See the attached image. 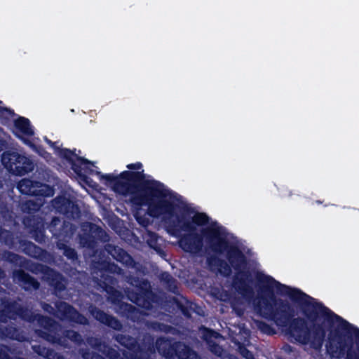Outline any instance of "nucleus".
Instances as JSON below:
<instances>
[{
	"label": "nucleus",
	"mask_w": 359,
	"mask_h": 359,
	"mask_svg": "<svg viewBox=\"0 0 359 359\" xmlns=\"http://www.w3.org/2000/svg\"><path fill=\"white\" fill-rule=\"evenodd\" d=\"M5 242L10 248L35 259L40 258L42 254L45 252V250L41 247L23 238L22 236L15 235L13 233L10 232L7 234Z\"/></svg>",
	"instance_id": "obj_9"
},
{
	"label": "nucleus",
	"mask_w": 359,
	"mask_h": 359,
	"mask_svg": "<svg viewBox=\"0 0 359 359\" xmlns=\"http://www.w3.org/2000/svg\"><path fill=\"white\" fill-rule=\"evenodd\" d=\"M98 353L88 348L81 350V356L83 359H95Z\"/></svg>",
	"instance_id": "obj_38"
},
{
	"label": "nucleus",
	"mask_w": 359,
	"mask_h": 359,
	"mask_svg": "<svg viewBox=\"0 0 359 359\" xmlns=\"http://www.w3.org/2000/svg\"><path fill=\"white\" fill-rule=\"evenodd\" d=\"M128 283L133 287H135V292L131 293L130 300L137 305L141 306L142 303L143 305L147 303L149 305V302L146 301V297L150 293V284L149 282L144 278H140L135 276H130L128 278ZM148 307L147 306H144Z\"/></svg>",
	"instance_id": "obj_12"
},
{
	"label": "nucleus",
	"mask_w": 359,
	"mask_h": 359,
	"mask_svg": "<svg viewBox=\"0 0 359 359\" xmlns=\"http://www.w3.org/2000/svg\"><path fill=\"white\" fill-rule=\"evenodd\" d=\"M51 147L55 149L60 158L66 160L71 165V168L72 170L81 180L86 183L88 182V180L89 178L83 173V168L81 166L83 165V170L86 172L92 174L93 172V170L90 166L93 165V164L91 161L83 157L77 156L75 154V149L72 151L71 149L67 148L60 149L57 146V144H54V147Z\"/></svg>",
	"instance_id": "obj_8"
},
{
	"label": "nucleus",
	"mask_w": 359,
	"mask_h": 359,
	"mask_svg": "<svg viewBox=\"0 0 359 359\" xmlns=\"http://www.w3.org/2000/svg\"><path fill=\"white\" fill-rule=\"evenodd\" d=\"M88 311L90 314L97 321L104 326L115 331H121L123 330V324L117 318L104 312L96 306L91 304L88 308Z\"/></svg>",
	"instance_id": "obj_16"
},
{
	"label": "nucleus",
	"mask_w": 359,
	"mask_h": 359,
	"mask_svg": "<svg viewBox=\"0 0 359 359\" xmlns=\"http://www.w3.org/2000/svg\"><path fill=\"white\" fill-rule=\"evenodd\" d=\"M121 308L123 309L125 312L128 313H133L135 310V307L134 306L127 303L121 305Z\"/></svg>",
	"instance_id": "obj_43"
},
{
	"label": "nucleus",
	"mask_w": 359,
	"mask_h": 359,
	"mask_svg": "<svg viewBox=\"0 0 359 359\" xmlns=\"http://www.w3.org/2000/svg\"><path fill=\"white\" fill-rule=\"evenodd\" d=\"M90 231L99 237L102 236L103 234H106L102 227L94 224H90Z\"/></svg>",
	"instance_id": "obj_37"
},
{
	"label": "nucleus",
	"mask_w": 359,
	"mask_h": 359,
	"mask_svg": "<svg viewBox=\"0 0 359 359\" xmlns=\"http://www.w3.org/2000/svg\"><path fill=\"white\" fill-rule=\"evenodd\" d=\"M191 233L196 231V227L191 220L185 219L178 215L175 219H171L168 222V232L174 236H178L181 231Z\"/></svg>",
	"instance_id": "obj_19"
},
{
	"label": "nucleus",
	"mask_w": 359,
	"mask_h": 359,
	"mask_svg": "<svg viewBox=\"0 0 359 359\" xmlns=\"http://www.w3.org/2000/svg\"><path fill=\"white\" fill-rule=\"evenodd\" d=\"M143 167V165L141 162H136L134 163H130L126 165V168L129 169L128 171L137 172L140 171Z\"/></svg>",
	"instance_id": "obj_41"
},
{
	"label": "nucleus",
	"mask_w": 359,
	"mask_h": 359,
	"mask_svg": "<svg viewBox=\"0 0 359 359\" xmlns=\"http://www.w3.org/2000/svg\"><path fill=\"white\" fill-rule=\"evenodd\" d=\"M114 339L121 346L128 350L130 352L128 359H145L143 348L136 338L128 334H116L114 336Z\"/></svg>",
	"instance_id": "obj_14"
},
{
	"label": "nucleus",
	"mask_w": 359,
	"mask_h": 359,
	"mask_svg": "<svg viewBox=\"0 0 359 359\" xmlns=\"http://www.w3.org/2000/svg\"><path fill=\"white\" fill-rule=\"evenodd\" d=\"M33 350L39 355L43 356L45 358V355H46L45 351L46 350H48V348L46 347H43V346H41L40 345H38V346H34Z\"/></svg>",
	"instance_id": "obj_42"
},
{
	"label": "nucleus",
	"mask_w": 359,
	"mask_h": 359,
	"mask_svg": "<svg viewBox=\"0 0 359 359\" xmlns=\"http://www.w3.org/2000/svg\"><path fill=\"white\" fill-rule=\"evenodd\" d=\"M63 335L65 338H67L74 343H81L82 341L81 334L73 330H65Z\"/></svg>",
	"instance_id": "obj_33"
},
{
	"label": "nucleus",
	"mask_w": 359,
	"mask_h": 359,
	"mask_svg": "<svg viewBox=\"0 0 359 359\" xmlns=\"http://www.w3.org/2000/svg\"><path fill=\"white\" fill-rule=\"evenodd\" d=\"M46 142L49 144L50 147H54V144H57V142H53L50 140L48 139L46 137H45Z\"/></svg>",
	"instance_id": "obj_45"
},
{
	"label": "nucleus",
	"mask_w": 359,
	"mask_h": 359,
	"mask_svg": "<svg viewBox=\"0 0 359 359\" xmlns=\"http://www.w3.org/2000/svg\"><path fill=\"white\" fill-rule=\"evenodd\" d=\"M209 219V217L204 212H196L191 218L195 226L208 224Z\"/></svg>",
	"instance_id": "obj_31"
},
{
	"label": "nucleus",
	"mask_w": 359,
	"mask_h": 359,
	"mask_svg": "<svg viewBox=\"0 0 359 359\" xmlns=\"http://www.w3.org/2000/svg\"><path fill=\"white\" fill-rule=\"evenodd\" d=\"M255 278L259 291L262 294L259 301L255 304V307L260 313V315L266 319L271 318L273 314L279 313L280 300L283 299L276 297L274 289L277 294L288 297L292 302L299 306L302 312L309 317H311L313 312L320 306L318 304H311V302L316 300V299L304 293L301 290L282 284L272 276L257 271Z\"/></svg>",
	"instance_id": "obj_4"
},
{
	"label": "nucleus",
	"mask_w": 359,
	"mask_h": 359,
	"mask_svg": "<svg viewBox=\"0 0 359 359\" xmlns=\"http://www.w3.org/2000/svg\"><path fill=\"white\" fill-rule=\"evenodd\" d=\"M17 317L29 323L36 321L37 325L42 328L35 330L37 337L50 344L65 346V339L61 337L60 325L55 320L47 316L34 313L27 306L20 304L15 300L1 299L0 323H6L8 320H16Z\"/></svg>",
	"instance_id": "obj_5"
},
{
	"label": "nucleus",
	"mask_w": 359,
	"mask_h": 359,
	"mask_svg": "<svg viewBox=\"0 0 359 359\" xmlns=\"http://www.w3.org/2000/svg\"><path fill=\"white\" fill-rule=\"evenodd\" d=\"M311 304L320 305L311 317L302 313L304 318H294L295 311L286 300H280L278 312L267 320L286 328L287 333L303 345L310 344L315 350H320L327 332L326 351L331 359H359V328L336 314L316 299Z\"/></svg>",
	"instance_id": "obj_1"
},
{
	"label": "nucleus",
	"mask_w": 359,
	"mask_h": 359,
	"mask_svg": "<svg viewBox=\"0 0 359 359\" xmlns=\"http://www.w3.org/2000/svg\"><path fill=\"white\" fill-rule=\"evenodd\" d=\"M56 306L62 318L81 325H86L87 323V318L79 313L72 305L65 302H60Z\"/></svg>",
	"instance_id": "obj_17"
},
{
	"label": "nucleus",
	"mask_w": 359,
	"mask_h": 359,
	"mask_svg": "<svg viewBox=\"0 0 359 359\" xmlns=\"http://www.w3.org/2000/svg\"><path fill=\"white\" fill-rule=\"evenodd\" d=\"M17 189L23 195L36 197H48L53 194V189L48 185L29 178L20 180Z\"/></svg>",
	"instance_id": "obj_10"
},
{
	"label": "nucleus",
	"mask_w": 359,
	"mask_h": 359,
	"mask_svg": "<svg viewBox=\"0 0 359 359\" xmlns=\"http://www.w3.org/2000/svg\"><path fill=\"white\" fill-rule=\"evenodd\" d=\"M240 353L245 359H256L252 352L245 346L240 347Z\"/></svg>",
	"instance_id": "obj_39"
},
{
	"label": "nucleus",
	"mask_w": 359,
	"mask_h": 359,
	"mask_svg": "<svg viewBox=\"0 0 359 359\" xmlns=\"http://www.w3.org/2000/svg\"><path fill=\"white\" fill-rule=\"evenodd\" d=\"M13 278L14 280H17L26 291L32 289L36 290L40 287L39 282L22 269L13 270Z\"/></svg>",
	"instance_id": "obj_23"
},
{
	"label": "nucleus",
	"mask_w": 359,
	"mask_h": 359,
	"mask_svg": "<svg viewBox=\"0 0 359 359\" xmlns=\"http://www.w3.org/2000/svg\"><path fill=\"white\" fill-rule=\"evenodd\" d=\"M161 280L165 288L170 292L180 295L177 280L168 272H163L161 275Z\"/></svg>",
	"instance_id": "obj_26"
},
{
	"label": "nucleus",
	"mask_w": 359,
	"mask_h": 359,
	"mask_svg": "<svg viewBox=\"0 0 359 359\" xmlns=\"http://www.w3.org/2000/svg\"><path fill=\"white\" fill-rule=\"evenodd\" d=\"M237 313H238V316H241V314H243V312L242 311H238Z\"/></svg>",
	"instance_id": "obj_50"
},
{
	"label": "nucleus",
	"mask_w": 359,
	"mask_h": 359,
	"mask_svg": "<svg viewBox=\"0 0 359 359\" xmlns=\"http://www.w3.org/2000/svg\"><path fill=\"white\" fill-rule=\"evenodd\" d=\"M7 142L6 141L0 137V153L6 147Z\"/></svg>",
	"instance_id": "obj_44"
},
{
	"label": "nucleus",
	"mask_w": 359,
	"mask_h": 359,
	"mask_svg": "<svg viewBox=\"0 0 359 359\" xmlns=\"http://www.w3.org/2000/svg\"><path fill=\"white\" fill-rule=\"evenodd\" d=\"M107 251L114 259L127 266H133L135 264L133 258L124 249L118 246L109 245Z\"/></svg>",
	"instance_id": "obj_25"
},
{
	"label": "nucleus",
	"mask_w": 359,
	"mask_h": 359,
	"mask_svg": "<svg viewBox=\"0 0 359 359\" xmlns=\"http://www.w3.org/2000/svg\"><path fill=\"white\" fill-rule=\"evenodd\" d=\"M2 257L5 261L15 266L28 269L27 265L29 263V261L15 252L6 250L3 252Z\"/></svg>",
	"instance_id": "obj_27"
},
{
	"label": "nucleus",
	"mask_w": 359,
	"mask_h": 359,
	"mask_svg": "<svg viewBox=\"0 0 359 359\" xmlns=\"http://www.w3.org/2000/svg\"><path fill=\"white\" fill-rule=\"evenodd\" d=\"M1 161L9 172L18 176L32 172L34 168V163L29 158L11 150L3 152Z\"/></svg>",
	"instance_id": "obj_7"
},
{
	"label": "nucleus",
	"mask_w": 359,
	"mask_h": 359,
	"mask_svg": "<svg viewBox=\"0 0 359 359\" xmlns=\"http://www.w3.org/2000/svg\"><path fill=\"white\" fill-rule=\"evenodd\" d=\"M106 356L109 359H124L118 351L111 347H107Z\"/></svg>",
	"instance_id": "obj_36"
},
{
	"label": "nucleus",
	"mask_w": 359,
	"mask_h": 359,
	"mask_svg": "<svg viewBox=\"0 0 359 359\" xmlns=\"http://www.w3.org/2000/svg\"><path fill=\"white\" fill-rule=\"evenodd\" d=\"M14 128L17 131L15 135L17 137L22 140L23 142L32 148H35V145L28 139L23 137L18 133L27 136L32 137L34 134V131L31 126L30 121L25 117L20 116L14 121Z\"/></svg>",
	"instance_id": "obj_18"
},
{
	"label": "nucleus",
	"mask_w": 359,
	"mask_h": 359,
	"mask_svg": "<svg viewBox=\"0 0 359 359\" xmlns=\"http://www.w3.org/2000/svg\"><path fill=\"white\" fill-rule=\"evenodd\" d=\"M259 330L267 335H273L276 333V330L265 322H259L258 325Z\"/></svg>",
	"instance_id": "obj_34"
},
{
	"label": "nucleus",
	"mask_w": 359,
	"mask_h": 359,
	"mask_svg": "<svg viewBox=\"0 0 359 359\" xmlns=\"http://www.w3.org/2000/svg\"><path fill=\"white\" fill-rule=\"evenodd\" d=\"M203 237L209 249L215 253L207 257L208 265L217 269L224 277H229L232 269L236 271L232 285L236 291L245 298L252 297L254 291L250 285L252 282L251 273L246 271L248 259L240 248L222 236L219 228L207 227L201 234L194 231L180 236L179 246L186 252L198 253L203 247Z\"/></svg>",
	"instance_id": "obj_2"
},
{
	"label": "nucleus",
	"mask_w": 359,
	"mask_h": 359,
	"mask_svg": "<svg viewBox=\"0 0 359 359\" xmlns=\"http://www.w3.org/2000/svg\"><path fill=\"white\" fill-rule=\"evenodd\" d=\"M52 206L57 212L62 214L67 218L74 219L80 214L78 205L63 195L55 197L52 201Z\"/></svg>",
	"instance_id": "obj_15"
},
{
	"label": "nucleus",
	"mask_w": 359,
	"mask_h": 359,
	"mask_svg": "<svg viewBox=\"0 0 359 359\" xmlns=\"http://www.w3.org/2000/svg\"><path fill=\"white\" fill-rule=\"evenodd\" d=\"M95 359H106L105 358H104L102 355H101L99 353L96 356H95Z\"/></svg>",
	"instance_id": "obj_47"
},
{
	"label": "nucleus",
	"mask_w": 359,
	"mask_h": 359,
	"mask_svg": "<svg viewBox=\"0 0 359 359\" xmlns=\"http://www.w3.org/2000/svg\"><path fill=\"white\" fill-rule=\"evenodd\" d=\"M34 269L41 271L46 276L48 285L55 293L62 292L66 289V279L57 271L43 264H34Z\"/></svg>",
	"instance_id": "obj_13"
},
{
	"label": "nucleus",
	"mask_w": 359,
	"mask_h": 359,
	"mask_svg": "<svg viewBox=\"0 0 359 359\" xmlns=\"http://www.w3.org/2000/svg\"><path fill=\"white\" fill-rule=\"evenodd\" d=\"M66 242H62L61 241H57L56 243L57 248L60 250L62 251L63 255L69 260L72 263L75 264L79 262V255L76 250L67 245Z\"/></svg>",
	"instance_id": "obj_28"
},
{
	"label": "nucleus",
	"mask_w": 359,
	"mask_h": 359,
	"mask_svg": "<svg viewBox=\"0 0 359 359\" xmlns=\"http://www.w3.org/2000/svg\"><path fill=\"white\" fill-rule=\"evenodd\" d=\"M47 229L51 233L52 236L57 241L67 242L72 237L76 228L71 222L65 220L62 221L58 217H53L47 225Z\"/></svg>",
	"instance_id": "obj_11"
},
{
	"label": "nucleus",
	"mask_w": 359,
	"mask_h": 359,
	"mask_svg": "<svg viewBox=\"0 0 359 359\" xmlns=\"http://www.w3.org/2000/svg\"><path fill=\"white\" fill-rule=\"evenodd\" d=\"M156 346L158 353L168 359H201L196 351L180 341L172 342L168 338L161 337L156 340Z\"/></svg>",
	"instance_id": "obj_6"
},
{
	"label": "nucleus",
	"mask_w": 359,
	"mask_h": 359,
	"mask_svg": "<svg viewBox=\"0 0 359 359\" xmlns=\"http://www.w3.org/2000/svg\"><path fill=\"white\" fill-rule=\"evenodd\" d=\"M143 239L146 241L148 246L153 249L159 256L164 257L166 256V252L164 250L165 244V240L158 235V233L147 231V233L143 235Z\"/></svg>",
	"instance_id": "obj_22"
},
{
	"label": "nucleus",
	"mask_w": 359,
	"mask_h": 359,
	"mask_svg": "<svg viewBox=\"0 0 359 359\" xmlns=\"http://www.w3.org/2000/svg\"><path fill=\"white\" fill-rule=\"evenodd\" d=\"M210 350L217 355H220L222 351V347L215 341L210 344Z\"/></svg>",
	"instance_id": "obj_40"
},
{
	"label": "nucleus",
	"mask_w": 359,
	"mask_h": 359,
	"mask_svg": "<svg viewBox=\"0 0 359 359\" xmlns=\"http://www.w3.org/2000/svg\"><path fill=\"white\" fill-rule=\"evenodd\" d=\"M181 297L185 301L186 304H184L182 301H180L177 297H172L170 298V302L174 304L177 309L180 311L182 314L187 318H190L191 317V302H189L186 298L183 296L180 295Z\"/></svg>",
	"instance_id": "obj_29"
},
{
	"label": "nucleus",
	"mask_w": 359,
	"mask_h": 359,
	"mask_svg": "<svg viewBox=\"0 0 359 359\" xmlns=\"http://www.w3.org/2000/svg\"><path fill=\"white\" fill-rule=\"evenodd\" d=\"M4 276V271L0 268V278H2Z\"/></svg>",
	"instance_id": "obj_48"
},
{
	"label": "nucleus",
	"mask_w": 359,
	"mask_h": 359,
	"mask_svg": "<svg viewBox=\"0 0 359 359\" xmlns=\"http://www.w3.org/2000/svg\"><path fill=\"white\" fill-rule=\"evenodd\" d=\"M101 180L113 190L124 196H130V203L138 210L148 207L147 213L152 217L175 216L177 205L165 199L164 184L156 180L146 179L144 170L123 171L118 175L97 172Z\"/></svg>",
	"instance_id": "obj_3"
},
{
	"label": "nucleus",
	"mask_w": 359,
	"mask_h": 359,
	"mask_svg": "<svg viewBox=\"0 0 359 359\" xmlns=\"http://www.w3.org/2000/svg\"><path fill=\"white\" fill-rule=\"evenodd\" d=\"M4 111L8 112V113H9V114H11V111L10 109H6V108H0V112H1V114H2L3 112H4Z\"/></svg>",
	"instance_id": "obj_46"
},
{
	"label": "nucleus",
	"mask_w": 359,
	"mask_h": 359,
	"mask_svg": "<svg viewBox=\"0 0 359 359\" xmlns=\"http://www.w3.org/2000/svg\"><path fill=\"white\" fill-rule=\"evenodd\" d=\"M41 217L37 216H26L22 219L23 224L33 234L35 241L41 243L45 241V230Z\"/></svg>",
	"instance_id": "obj_20"
},
{
	"label": "nucleus",
	"mask_w": 359,
	"mask_h": 359,
	"mask_svg": "<svg viewBox=\"0 0 359 359\" xmlns=\"http://www.w3.org/2000/svg\"><path fill=\"white\" fill-rule=\"evenodd\" d=\"M0 338L1 339L15 340L19 342L26 341L24 331L13 323L0 325Z\"/></svg>",
	"instance_id": "obj_21"
},
{
	"label": "nucleus",
	"mask_w": 359,
	"mask_h": 359,
	"mask_svg": "<svg viewBox=\"0 0 359 359\" xmlns=\"http://www.w3.org/2000/svg\"><path fill=\"white\" fill-rule=\"evenodd\" d=\"M39 208V205L36 202L31 200L26 201L20 204L21 211L29 215V216H33L32 215L36 212Z\"/></svg>",
	"instance_id": "obj_30"
},
{
	"label": "nucleus",
	"mask_w": 359,
	"mask_h": 359,
	"mask_svg": "<svg viewBox=\"0 0 359 359\" xmlns=\"http://www.w3.org/2000/svg\"><path fill=\"white\" fill-rule=\"evenodd\" d=\"M45 358L46 359H65L62 354L56 352L52 348H48V350L45 351Z\"/></svg>",
	"instance_id": "obj_35"
},
{
	"label": "nucleus",
	"mask_w": 359,
	"mask_h": 359,
	"mask_svg": "<svg viewBox=\"0 0 359 359\" xmlns=\"http://www.w3.org/2000/svg\"><path fill=\"white\" fill-rule=\"evenodd\" d=\"M316 203L317 204H322V203H323V201H320V200H317V201H316Z\"/></svg>",
	"instance_id": "obj_49"
},
{
	"label": "nucleus",
	"mask_w": 359,
	"mask_h": 359,
	"mask_svg": "<svg viewBox=\"0 0 359 359\" xmlns=\"http://www.w3.org/2000/svg\"><path fill=\"white\" fill-rule=\"evenodd\" d=\"M100 272L102 273L100 276L103 280L101 281L100 285L109 295V299L114 304L120 302L122 296L121 292L116 290L114 287L110 285V284L113 283L114 278L109 275L105 276L102 271Z\"/></svg>",
	"instance_id": "obj_24"
},
{
	"label": "nucleus",
	"mask_w": 359,
	"mask_h": 359,
	"mask_svg": "<svg viewBox=\"0 0 359 359\" xmlns=\"http://www.w3.org/2000/svg\"><path fill=\"white\" fill-rule=\"evenodd\" d=\"M135 208L136 209V211L133 214V215L135 220L141 226L146 229L150 224L149 219L147 217L145 213L143 215L141 214V208L138 210L137 207Z\"/></svg>",
	"instance_id": "obj_32"
}]
</instances>
